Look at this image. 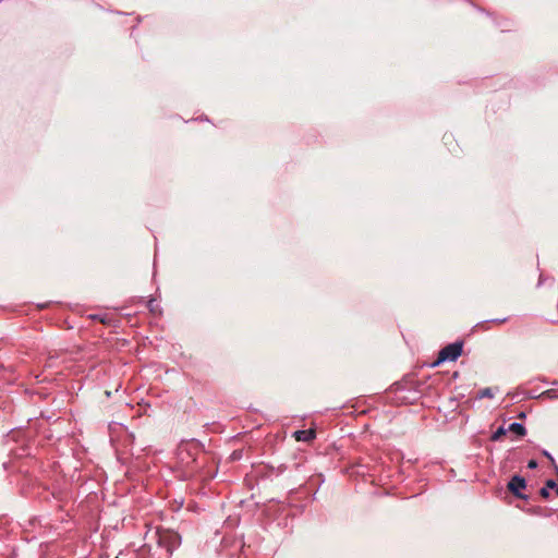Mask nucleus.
Returning a JSON list of instances; mask_svg holds the SVG:
<instances>
[{"label":"nucleus","instance_id":"9d476101","mask_svg":"<svg viewBox=\"0 0 558 558\" xmlns=\"http://www.w3.org/2000/svg\"><path fill=\"white\" fill-rule=\"evenodd\" d=\"M537 466V462L535 460H530L527 463L529 469H535Z\"/></svg>","mask_w":558,"mask_h":558},{"label":"nucleus","instance_id":"7ed1b4c3","mask_svg":"<svg viewBox=\"0 0 558 558\" xmlns=\"http://www.w3.org/2000/svg\"><path fill=\"white\" fill-rule=\"evenodd\" d=\"M508 489L511 494H513L518 498L525 499L526 497L521 493V489L526 487V482L523 477L519 475L512 476V478L508 483Z\"/></svg>","mask_w":558,"mask_h":558},{"label":"nucleus","instance_id":"f257e3e1","mask_svg":"<svg viewBox=\"0 0 558 558\" xmlns=\"http://www.w3.org/2000/svg\"><path fill=\"white\" fill-rule=\"evenodd\" d=\"M157 547L150 551L149 558H171L173 550L180 545L181 537L170 530L156 531Z\"/></svg>","mask_w":558,"mask_h":558},{"label":"nucleus","instance_id":"0eeeda50","mask_svg":"<svg viewBox=\"0 0 558 558\" xmlns=\"http://www.w3.org/2000/svg\"><path fill=\"white\" fill-rule=\"evenodd\" d=\"M478 396H480L481 398H486V397H487V398H492V397H493L492 389H490V388H485V389H483V390H481V391L478 392Z\"/></svg>","mask_w":558,"mask_h":558},{"label":"nucleus","instance_id":"39448f33","mask_svg":"<svg viewBox=\"0 0 558 558\" xmlns=\"http://www.w3.org/2000/svg\"><path fill=\"white\" fill-rule=\"evenodd\" d=\"M508 432H512V433L517 434L520 437H523L526 434L525 427L522 424H520V423H512V424H510L509 427H508Z\"/></svg>","mask_w":558,"mask_h":558},{"label":"nucleus","instance_id":"f8f14e48","mask_svg":"<svg viewBox=\"0 0 558 558\" xmlns=\"http://www.w3.org/2000/svg\"><path fill=\"white\" fill-rule=\"evenodd\" d=\"M506 320H507V319H506V318H504V319L499 320V323H500V324H502V323H505Z\"/></svg>","mask_w":558,"mask_h":558},{"label":"nucleus","instance_id":"20e7f679","mask_svg":"<svg viewBox=\"0 0 558 558\" xmlns=\"http://www.w3.org/2000/svg\"><path fill=\"white\" fill-rule=\"evenodd\" d=\"M316 433L314 429H303V430H296L294 433V438L298 441H311L315 438Z\"/></svg>","mask_w":558,"mask_h":558},{"label":"nucleus","instance_id":"1a4fd4ad","mask_svg":"<svg viewBox=\"0 0 558 558\" xmlns=\"http://www.w3.org/2000/svg\"><path fill=\"white\" fill-rule=\"evenodd\" d=\"M539 495H541L543 498H548V497H549V492H548L547 487H543V488L539 490Z\"/></svg>","mask_w":558,"mask_h":558},{"label":"nucleus","instance_id":"9b49d317","mask_svg":"<svg viewBox=\"0 0 558 558\" xmlns=\"http://www.w3.org/2000/svg\"><path fill=\"white\" fill-rule=\"evenodd\" d=\"M544 454L554 463V459L548 452H544Z\"/></svg>","mask_w":558,"mask_h":558},{"label":"nucleus","instance_id":"6e6552de","mask_svg":"<svg viewBox=\"0 0 558 558\" xmlns=\"http://www.w3.org/2000/svg\"><path fill=\"white\" fill-rule=\"evenodd\" d=\"M545 487H547V489H549V488H550V489H554V488H556V487H557V484H556V482H555L554 480H548V481L546 482V486H545Z\"/></svg>","mask_w":558,"mask_h":558},{"label":"nucleus","instance_id":"f03ea898","mask_svg":"<svg viewBox=\"0 0 558 558\" xmlns=\"http://www.w3.org/2000/svg\"><path fill=\"white\" fill-rule=\"evenodd\" d=\"M462 354V343L461 342H454L451 344H448L444 349H441L438 353L437 360L434 362V366L439 365L441 362L445 361H456L460 355Z\"/></svg>","mask_w":558,"mask_h":558},{"label":"nucleus","instance_id":"423d86ee","mask_svg":"<svg viewBox=\"0 0 558 558\" xmlns=\"http://www.w3.org/2000/svg\"><path fill=\"white\" fill-rule=\"evenodd\" d=\"M508 432V428H505L504 426H500L497 428V430L492 435L490 439L493 441H498L500 440L504 436H506Z\"/></svg>","mask_w":558,"mask_h":558}]
</instances>
